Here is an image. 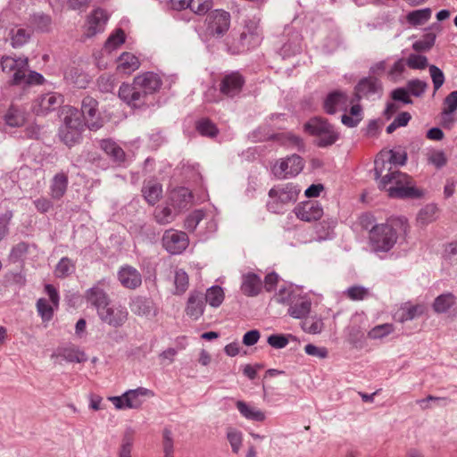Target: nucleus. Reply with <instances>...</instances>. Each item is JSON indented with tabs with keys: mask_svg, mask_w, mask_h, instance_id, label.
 <instances>
[{
	"mask_svg": "<svg viewBox=\"0 0 457 457\" xmlns=\"http://www.w3.org/2000/svg\"><path fill=\"white\" fill-rule=\"evenodd\" d=\"M410 225L404 217L392 216L385 223L376 224L370 228L369 241L374 252L390 251L397 240L405 237Z\"/></svg>",
	"mask_w": 457,
	"mask_h": 457,
	"instance_id": "f257e3e1",
	"label": "nucleus"
},
{
	"mask_svg": "<svg viewBox=\"0 0 457 457\" xmlns=\"http://www.w3.org/2000/svg\"><path fill=\"white\" fill-rule=\"evenodd\" d=\"M378 187L385 190L390 198L417 199L424 195L422 188L416 185L414 179L401 170H388L381 175Z\"/></svg>",
	"mask_w": 457,
	"mask_h": 457,
	"instance_id": "f03ea898",
	"label": "nucleus"
},
{
	"mask_svg": "<svg viewBox=\"0 0 457 457\" xmlns=\"http://www.w3.org/2000/svg\"><path fill=\"white\" fill-rule=\"evenodd\" d=\"M62 125L59 129V137L68 146H73L79 142L86 126L79 115V110L71 105H66L61 112Z\"/></svg>",
	"mask_w": 457,
	"mask_h": 457,
	"instance_id": "7ed1b4c3",
	"label": "nucleus"
},
{
	"mask_svg": "<svg viewBox=\"0 0 457 457\" xmlns=\"http://www.w3.org/2000/svg\"><path fill=\"white\" fill-rule=\"evenodd\" d=\"M262 33L259 20H248L242 27L237 37L228 43V50L233 54H239L261 45Z\"/></svg>",
	"mask_w": 457,
	"mask_h": 457,
	"instance_id": "20e7f679",
	"label": "nucleus"
},
{
	"mask_svg": "<svg viewBox=\"0 0 457 457\" xmlns=\"http://www.w3.org/2000/svg\"><path fill=\"white\" fill-rule=\"evenodd\" d=\"M303 130L310 136L315 137V144L319 147H328L340 138V132L328 119L317 116L311 118L303 125Z\"/></svg>",
	"mask_w": 457,
	"mask_h": 457,
	"instance_id": "39448f33",
	"label": "nucleus"
},
{
	"mask_svg": "<svg viewBox=\"0 0 457 457\" xmlns=\"http://www.w3.org/2000/svg\"><path fill=\"white\" fill-rule=\"evenodd\" d=\"M79 115L86 128L92 131L102 129L107 120L100 110L99 102L91 96L83 97Z\"/></svg>",
	"mask_w": 457,
	"mask_h": 457,
	"instance_id": "423d86ee",
	"label": "nucleus"
},
{
	"mask_svg": "<svg viewBox=\"0 0 457 457\" xmlns=\"http://www.w3.org/2000/svg\"><path fill=\"white\" fill-rule=\"evenodd\" d=\"M406 162L407 153L403 148L399 146L395 149H382L374 161L375 175L380 177L386 170H390L388 164L403 166Z\"/></svg>",
	"mask_w": 457,
	"mask_h": 457,
	"instance_id": "0eeeda50",
	"label": "nucleus"
},
{
	"mask_svg": "<svg viewBox=\"0 0 457 457\" xmlns=\"http://www.w3.org/2000/svg\"><path fill=\"white\" fill-rule=\"evenodd\" d=\"M44 292L49 299L39 298L37 301V311L44 322H48L54 318V312L60 304V295L57 288L52 284H45Z\"/></svg>",
	"mask_w": 457,
	"mask_h": 457,
	"instance_id": "6e6552de",
	"label": "nucleus"
},
{
	"mask_svg": "<svg viewBox=\"0 0 457 457\" xmlns=\"http://www.w3.org/2000/svg\"><path fill=\"white\" fill-rule=\"evenodd\" d=\"M231 16L224 10H214L205 18L206 33L212 37H223L230 28Z\"/></svg>",
	"mask_w": 457,
	"mask_h": 457,
	"instance_id": "1a4fd4ad",
	"label": "nucleus"
},
{
	"mask_svg": "<svg viewBox=\"0 0 457 457\" xmlns=\"http://www.w3.org/2000/svg\"><path fill=\"white\" fill-rule=\"evenodd\" d=\"M3 72L12 74V85H21L26 78L29 69V59L27 57L3 56L1 59Z\"/></svg>",
	"mask_w": 457,
	"mask_h": 457,
	"instance_id": "9d476101",
	"label": "nucleus"
},
{
	"mask_svg": "<svg viewBox=\"0 0 457 457\" xmlns=\"http://www.w3.org/2000/svg\"><path fill=\"white\" fill-rule=\"evenodd\" d=\"M303 167V159L298 154H292L278 160L272 167V172L278 179H287L298 175Z\"/></svg>",
	"mask_w": 457,
	"mask_h": 457,
	"instance_id": "9b49d317",
	"label": "nucleus"
},
{
	"mask_svg": "<svg viewBox=\"0 0 457 457\" xmlns=\"http://www.w3.org/2000/svg\"><path fill=\"white\" fill-rule=\"evenodd\" d=\"M129 315V312L124 305L112 302L99 310L98 313L104 323L115 328L122 327L128 321Z\"/></svg>",
	"mask_w": 457,
	"mask_h": 457,
	"instance_id": "f8f14e48",
	"label": "nucleus"
},
{
	"mask_svg": "<svg viewBox=\"0 0 457 457\" xmlns=\"http://www.w3.org/2000/svg\"><path fill=\"white\" fill-rule=\"evenodd\" d=\"M154 395V393L146 388L138 387L129 390L120 396H112L109 400L116 409H137L142 405L141 397Z\"/></svg>",
	"mask_w": 457,
	"mask_h": 457,
	"instance_id": "ddd939ff",
	"label": "nucleus"
},
{
	"mask_svg": "<svg viewBox=\"0 0 457 457\" xmlns=\"http://www.w3.org/2000/svg\"><path fill=\"white\" fill-rule=\"evenodd\" d=\"M63 102L61 94L48 92L36 97L31 104V112L37 116H46L55 111Z\"/></svg>",
	"mask_w": 457,
	"mask_h": 457,
	"instance_id": "4468645a",
	"label": "nucleus"
},
{
	"mask_svg": "<svg viewBox=\"0 0 457 457\" xmlns=\"http://www.w3.org/2000/svg\"><path fill=\"white\" fill-rule=\"evenodd\" d=\"M350 103L348 95L339 89L330 91L322 101L325 113L333 115L339 111H345Z\"/></svg>",
	"mask_w": 457,
	"mask_h": 457,
	"instance_id": "2eb2a0df",
	"label": "nucleus"
},
{
	"mask_svg": "<svg viewBox=\"0 0 457 457\" xmlns=\"http://www.w3.org/2000/svg\"><path fill=\"white\" fill-rule=\"evenodd\" d=\"M188 243V237L183 231L169 229L162 237V245L171 254L182 253L187 247Z\"/></svg>",
	"mask_w": 457,
	"mask_h": 457,
	"instance_id": "dca6fc26",
	"label": "nucleus"
},
{
	"mask_svg": "<svg viewBox=\"0 0 457 457\" xmlns=\"http://www.w3.org/2000/svg\"><path fill=\"white\" fill-rule=\"evenodd\" d=\"M119 97L132 108H140L145 104L146 96L135 81L123 83L119 88Z\"/></svg>",
	"mask_w": 457,
	"mask_h": 457,
	"instance_id": "f3484780",
	"label": "nucleus"
},
{
	"mask_svg": "<svg viewBox=\"0 0 457 457\" xmlns=\"http://www.w3.org/2000/svg\"><path fill=\"white\" fill-rule=\"evenodd\" d=\"M245 83V78L239 71H231L220 79V91L226 96L233 97L242 91Z\"/></svg>",
	"mask_w": 457,
	"mask_h": 457,
	"instance_id": "a211bd4d",
	"label": "nucleus"
},
{
	"mask_svg": "<svg viewBox=\"0 0 457 457\" xmlns=\"http://www.w3.org/2000/svg\"><path fill=\"white\" fill-rule=\"evenodd\" d=\"M295 213L298 219L307 222L320 220L324 214L323 208L317 201H305L299 204L295 209Z\"/></svg>",
	"mask_w": 457,
	"mask_h": 457,
	"instance_id": "6ab92c4d",
	"label": "nucleus"
},
{
	"mask_svg": "<svg viewBox=\"0 0 457 457\" xmlns=\"http://www.w3.org/2000/svg\"><path fill=\"white\" fill-rule=\"evenodd\" d=\"M104 285L105 280L102 279L87 289L85 293L86 300L96 309L97 314L99 313V310L112 302L108 294L102 287Z\"/></svg>",
	"mask_w": 457,
	"mask_h": 457,
	"instance_id": "aec40b11",
	"label": "nucleus"
},
{
	"mask_svg": "<svg viewBox=\"0 0 457 457\" xmlns=\"http://www.w3.org/2000/svg\"><path fill=\"white\" fill-rule=\"evenodd\" d=\"M109 20V14L106 10L97 7L92 11L87 19V37H93L104 30Z\"/></svg>",
	"mask_w": 457,
	"mask_h": 457,
	"instance_id": "412c9836",
	"label": "nucleus"
},
{
	"mask_svg": "<svg viewBox=\"0 0 457 457\" xmlns=\"http://www.w3.org/2000/svg\"><path fill=\"white\" fill-rule=\"evenodd\" d=\"M133 80L146 97L159 91L162 87V79L154 72H144L135 77Z\"/></svg>",
	"mask_w": 457,
	"mask_h": 457,
	"instance_id": "4be33fe9",
	"label": "nucleus"
},
{
	"mask_svg": "<svg viewBox=\"0 0 457 457\" xmlns=\"http://www.w3.org/2000/svg\"><path fill=\"white\" fill-rule=\"evenodd\" d=\"M118 280L123 287L134 290L141 286L142 276L137 269L125 265L118 271Z\"/></svg>",
	"mask_w": 457,
	"mask_h": 457,
	"instance_id": "5701e85b",
	"label": "nucleus"
},
{
	"mask_svg": "<svg viewBox=\"0 0 457 457\" xmlns=\"http://www.w3.org/2000/svg\"><path fill=\"white\" fill-rule=\"evenodd\" d=\"M299 189L293 184L289 183L281 187H273L270 190L269 195L274 199L276 203L288 204L296 201Z\"/></svg>",
	"mask_w": 457,
	"mask_h": 457,
	"instance_id": "b1692460",
	"label": "nucleus"
},
{
	"mask_svg": "<svg viewBox=\"0 0 457 457\" xmlns=\"http://www.w3.org/2000/svg\"><path fill=\"white\" fill-rule=\"evenodd\" d=\"M381 89V85L376 77L370 76L361 79L354 88L357 101L369 95L375 94Z\"/></svg>",
	"mask_w": 457,
	"mask_h": 457,
	"instance_id": "393cba45",
	"label": "nucleus"
},
{
	"mask_svg": "<svg viewBox=\"0 0 457 457\" xmlns=\"http://www.w3.org/2000/svg\"><path fill=\"white\" fill-rule=\"evenodd\" d=\"M69 184L67 172L60 171L52 179L50 185V196L54 200H60L66 194Z\"/></svg>",
	"mask_w": 457,
	"mask_h": 457,
	"instance_id": "a878e982",
	"label": "nucleus"
},
{
	"mask_svg": "<svg viewBox=\"0 0 457 457\" xmlns=\"http://www.w3.org/2000/svg\"><path fill=\"white\" fill-rule=\"evenodd\" d=\"M141 192L144 199L150 205L156 204L162 197V187L155 180L145 182Z\"/></svg>",
	"mask_w": 457,
	"mask_h": 457,
	"instance_id": "bb28decb",
	"label": "nucleus"
},
{
	"mask_svg": "<svg viewBox=\"0 0 457 457\" xmlns=\"http://www.w3.org/2000/svg\"><path fill=\"white\" fill-rule=\"evenodd\" d=\"M140 66L138 58L129 52H124L118 59L117 71L119 73L129 75L137 71Z\"/></svg>",
	"mask_w": 457,
	"mask_h": 457,
	"instance_id": "cd10ccee",
	"label": "nucleus"
},
{
	"mask_svg": "<svg viewBox=\"0 0 457 457\" xmlns=\"http://www.w3.org/2000/svg\"><path fill=\"white\" fill-rule=\"evenodd\" d=\"M349 110H345L341 117L342 123L348 128L356 127L363 119L362 106L359 103L353 104V101Z\"/></svg>",
	"mask_w": 457,
	"mask_h": 457,
	"instance_id": "c85d7f7f",
	"label": "nucleus"
},
{
	"mask_svg": "<svg viewBox=\"0 0 457 457\" xmlns=\"http://www.w3.org/2000/svg\"><path fill=\"white\" fill-rule=\"evenodd\" d=\"M99 147L108 155L112 161L121 162L125 161V152L123 149L112 139L105 138L99 141Z\"/></svg>",
	"mask_w": 457,
	"mask_h": 457,
	"instance_id": "c756f323",
	"label": "nucleus"
},
{
	"mask_svg": "<svg viewBox=\"0 0 457 457\" xmlns=\"http://www.w3.org/2000/svg\"><path fill=\"white\" fill-rule=\"evenodd\" d=\"M261 289L262 280L260 277L252 272L244 276L241 285V291L244 295L247 296H254L261 292Z\"/></svg>",
	"mask_w": 457,
	"mask_h": 457,
	"instance_id": "7c9ffc66",
	"label": "nucleus"
},
{
	"mask_svg": "<svg viewBox=\"0 0 457 457\" xmlns=\"http://www.w3.org/2000/svg\"><path fill=\"white\" fill-rule=\"evenodd\" d=\"M236 406L241 415L247 420L256 422H263L266 419V415L262 411L248 404L242 400L237 401Z\"/></svg>",
	"mask_w": 457,
	"mask_h": 457,
	"instance_id": "2f4dec72",
	"label": "nucleus"
},
{
	"mask_svg": "<svg viewBox=\"0 0 457 457\" xmlns=\"http://www.w3.org/2000/svg\"><path fill=\"white\" fill-rule=\"evenodd\" d=\"M204 310V303L202 298L201 294L193 293L190 295L187 305L186 308V312L191 318L196 320L201 315H203Z\"/></svg>",
	"mask_w": 457,
	"mask_h": 457,
	"instance_id": "473e14b6",
	"label": "nucleus"
},
{
	"mask_svg": "<svg viewBox=\"0 0 457 457\" xmlns=\"http://www.w3.org/2000/svg\"><path fill=\"white\" fill-rule=\"evenodd\" d=\"M170 199L172 205L178 208L185 207L193 199L191 191L184 187L174 188L170 193Z\"/></svg>",
	"mask_w": 457,
	"mask_h": 457,
	"instance_id": "72a5a7b5",
	"label": "nucleus"
},
{
	"mask_svg": "<svg viewBox=\"0 0 457 457\" xmlns=\"http://www.w3.org/2000/svg\"><path fill=\"white\" fill-rule=\"evenodd\" d=\"M456 303V297L452 293H445L438 295L434 303L433 309L437 313H443L449 311Z\"/></svg>",
	"mask_w": 457,
	"mask_h": 457,
	"instance_id": "f704fd0d",
	"label": "nucleus"
},
{
	"mask_svg": "<svg viewBox=\"0 0 457 457\" xmlns=\"http://www.w3.org/2000/svg\"><path fill=\"white\" fill-rule=\"evenodd\" d=\"M195 127L196 131L204 137H215L219 133L216 124L209 118L199 119L196 120Z\"/></svg>",
	"mask_w": 457,
	"mask_h": 457,
	"instance_id": "c9c22d12",
	"label": "nucleus"
},
{
	"mask_svg": "<svg viewBox=\"0 0 457 457\" xmlns=\"http://www.w3.org/2000/svg\"><path fill=\"white\" fill-rule=\"evenodd\" d=\"M25 120L24 113L14 105H11L4 115L5 123L11 127H21Z\"/></svg>",
	"mask_w": 457,
	"mask_h": 457,
	"instance_id": "e433bc0d",
	"label": "nucleus"
},
{
	"mask_svg": "<svg viewBox=\"0 0 457 457\" xmlns=\"http://www.w3.org/2000/svg\"><path fill=\"white\" fill-rule=\"evenodd\" d=\"M312 303L308 300L298 299L288 309L289 314L296 319L306 317L311 312Z\"/></svg>",
	"mask_w": 457,
	"mask_h": 457,
	"instance_id": "4c0bfd02",
	"label": "nucleus"
},
{
	"mask_svg": "<svg viewBox=\"0 0 457 457\" xmlns=\"http://www.w3.org/2000/svg\"><path fill=\"white\" fill-rule=\"evenodd\" d=\"M59 355L71 362H83L87 360L84 352L75 346L61 348Z\"/></svg>",
	"mask_w": 457,
	"mask_h": 457,
	"instance_id": "58836bf2",
	"label": "nucleus"
},
{
	"mask_svg": "<svg viewBox=\"0 0 457 457\" xmlns=\"http://www.w3.org/2000/svg\"><path fill=\"white\" fill-rule=\"evenodd\" d=\"M75 270V263L68 257L62 258L54 269V276L57 278L69 277Z\"/></svg>",
	"mask_w": 457,
	"mask_h": 457,
	"instance_id": "ea45409f",
	"label": "nucleus"
},
{
	"mask_svg": "<svg viewBox=\"0 0 457 457\" xmlns=\"http://www.w3.org/2000/svg\"><path fill=\"white\" fill-rule=\"evenodd\" d=\"M11 45L13 47H19L25 45L29 37L30 32L23 28H14L11 29L9 34Z\"/></svg>",
	"mask_w": 457,
	"mask_h": 457,
	"instance_id": "a19ab883",
	"label": "nucleus"
},
{
	"mask_svg": "<svg viewBox=\"0 0 457 457\" xmlns=\"http://www.w3.org/2000/svg\"><path fill=\"white\" fill-rule=\"evenodd\" d=\"M428 163L436 169H440L446 165L447 157L444 151L439 149H430L426 154Z\"/></svg>",
	"mask_w": 457,
	"mask_h": 457,
	"instance_id": "79ce46f5",
	"label": "nucleus"
},
{
	"mask_svg": "<svg viewBox=\"0 0 457 457\" xmlns=\"http://www.w3.org/2000/svg\"><path fill=\"white\" fill-rule=\"evenodd\" d=\"M431 16V11L428 8L415 10L409 12L406 16L407 21L413 25L418 26L427 22Z\"/></svg>",
	"mask_w": 457,
	"mask_h": 457,
	"instance_id": "37998d69",
	"label": "nucleus"
},
{
	"mask_svg": "<svg viewBox=\"0 0 457 457\" xmlns=\"http://www.w3.org/2000/svg\"><path fill=\"white\" fill-rule=\"evenodd\" d=\"M275 138L283 145L300 148L303 145V139L292 132L278 133Z\"/></svg>",
	"mask_w": 457,
	"mask_h": 457,
	"instance_id": "c03bdc74",
	"label": "nucleus"
},
{
	"mask_svg": "<svg viewBox=\"0 0 457 457\" xmlns=\"http://www.w3.org/2000/svg\"><path fill=\"white\" fill-rule=\"evenodd\" d=\"M126 35L122 29H115L107 38L104 47L108 51H112L125 43Z\"/></svg>",
	"mask_w": 457,
	"mask_h": 457,
	"instance_id": "a18cd8bd",
	"label": "nucleus"
},
{
	"mask_svg": "<svg viewBox=\"0 0 457 457\" xmlns=\"http://www.w3.org/2000/svg\"><path fill=\"white\" fill-rule=\"evenodd\" d=\"M205 300L213 307L220 306L224 300V292L222 288L219 286L209 288L205 295Z\"/></svg>",
	"mask_w": 457,
	"mask_h": 457,
	"instance_id": "49530a36",
	"label": "nucleus"
},
{
	"mask_svg": "<svg viewBox=\"0 0 457 457\" xmlns=\"http://www.w3.org/2000/svg\"><path fill=\"white\" fill-rule=\"evenodd\" d=\"M130 307L134 314L138 316L150 313L149 301L141 296H136L130 303Z\"/></svg>",
	"mask_w": 457,
	"mask_h": 457,
	"instance_id": "de8ad7c7",
	"label": "nucleus"
},
{
	"mask_svg": "<svg viewBox=\"0 0 457 457\" xmlns=\"http://www.w3.org/2000/svg\"><path fill=\"white\" fill-rule=\"evenodd\" d=\"M344 295L352 301H361L370 295V291L361 286H353L344 292Z\"/></svg>",
	"mask_w": 457,
	"mask_h": 457,
	"instance_id": "09e8293b",
	"label": "nucleus"
},
{
	"mask_svg": "<svg viewBox=\"0 0 457 457\" xmlns=\"http://www.w3.org/2000/svg\"><path fill=\"white\" fill-rule=\"evenodd\" d=\"M188 9L197 15L206 14L212 7V0H188Z\"/></svg>",
	"mask_w": 457,
	"mask_h": 457,
	"instance_id": "8fccbe9b",
	"label": "nucleus"
},
{
	"mask_svg": "<svg viewBox=\"0 0 457 457\" xmlns=\"http://www.w3.org/2000/svg\"><path fill=\"white\" fill-rule=\"evenodd\" d=\"M394 329V325L390 323L378 325L368 332V337L370 339H381L390 335Z\"/></svg>",
	"mask_w": 457,
	"mask_h": 457,
	"instance_id": "3c124183",
	"label": "nucleus"
},
{
	"mask_svg": "<svg viewBox=\"0 0 457 457\" xmlns=\"http://www.w3.org/2000/svg\"><path fill=\"white\" fill-rule=\"evenodd\" d=\"M405 63L411 70H424L428 67V58L421 54H411Z\"/></svg>",
	"mask_w": 457,
	"mask_h": 457,
	"instance_id": "603ef678",
	"label": "nucleus"
},
{
	"mask_svg": "<svg viewBox=\"0 0 457 457\" xmlns=\"http://www.w3.org/2000/svg\"><path fill=\"white\" fill-rule=\"evenodd\" d=\"M436 36L432 33L427 34L422 39L413 43L412 48L416 52L428 51L435 44Z\"/></svg>",
	"mask_w": 457,
	"mask_h": 457,
	"instance_id": "864d4df0",
	"label": "nucleus"
},
{
	"mask_svg": "<svg viewBox=\"0 0 457 457\" xmlns=\"http://www.w3.org/2000/svg\"><path fill=\"white\" fill-rule=\"evenodd\" d=\"M411 119L408 112H403L397 115L394 121L386 128V132L392 134L396 129L405 127Z\"/></svg>",
	"mask_w": 457,
	"mask_h": 457,
	"instance_id": "5fc2aeb1",
	"label": "nucleus"
},
{
	"mask_svg": "<svg viewBox=\"0 0 457 457\" xmlns=\"http://www.w3.org/2000/svg\"><path fill=\"white\" fill-rule=\"evenodd\" d=\"M422 306L416 304H407L401 309V316L399 320L401 322L409 320L416 317L418 314L422 312Z\"/></svg>",
	"mask_w": 457,
	"mask_h": 457,
	"instance_id": "6e6d98bb",
	"label": "nucleus"
},
{
	"mask_svg": "<svg viewBox=\"0 0 457 457\" xmlns=\"http://www.w3.org/2000/svg\"><path fill=\"white\" fill-rule=\"evenodd\" d=\"M227 438L232 447L233 453H237L243 443L242 433L235 429H229L227 434Z\"/></svg>",
	"mask_w": 457,
	"mask_h": 457,
	"instance_id": "4d7b16f0",
	"label": "nucleus"
},
{
	"mask_svg": "<svg viewBox=\"0 0 457 457\" xmlns=\"http://www.w3.org/2000/svg\"><path fill=\"white\" fill-rule=\"evenodd\" d=\"M429 73L433 81L435 91L438 90L445 82L443 71L436 65L429 66Z\"/></svg>",
	"mask_w": 457,
	"mask_h": 457,
	"instance_id": "13d9d810",
	"label": "nucleus"
},
{
	"mask_svg": "<svg viewBox=\"0 0 457 457\" xmlns=\"http://www.w3.org/2000/svg\"><path fill=\"white\" fill-rule=\"evenodd\" d=\"M204 212L202 210L194 211L185 220V228L194 230L197 224L204 219Z\"/></svg>",
	"mask_w": 457,
	"mask_h": 457,
	"instance_id": "bf43d9fd",
	"label": "nucleus"
},
{
	"mask_svg": "<svg viewBox=\"0 0 457 457\" xmlns=\"http://www.w3.org/2000/svg\"><path fill=\"white\" fill-rule=\"evenodd\" d=\"M176 289L179 293H184L188 287V276L183 270H179L175 275Z\"/></svg>",
	"mask_w": 457,
	"mask_h": 457,
	"instance_id": "052dcab7",
	"label": "nucleus"
},
{
	"mask_svg": "<svg viewBox=\"0 0 457 457\" xmlns=\"http://www.w3.org/2000/svg\"><path fill=\"white\" fill-rule=\"evenodd\" d=\"M407 87L411 95L420 96L427 88V83L420 79H413L408 82Z\"/></svg>",
	"mask_w": 457,
	"mask_h": 457,
	"instance_id": "680f3d73",
	"label": "nucleus"
},
{
	"mask_svg": "<svg viewBox=\"0 0 457 457\" xmlns=\"http://www.w3.org/2000/svg\"><path fill=\"white\" fill-rule=\"evenodd\" d=\"M324 324L321 319H317L312 321L303 322V329L311 334L320 333L323 329Z\"/></svg>",
	"mask_w": 457,
	"mask_h": 457,
	"instance_id": "e2e57ef3",
	"label": "nucleus"
},
{
	"mask_svg": "<svg viewBox=\"0 0 457 457\" xmlns=\"http://www.w3.org/2000/svg\"><path fill=\"white\" fill-rule=\"evenodd\" d=\"M305 353L309 355L317 356L324 359L328 356V352L325 347H318L312 344H308L304 347Z\"/></svg>",
	"mask_w": 457,
	"mask_h": 457,
	"instance_id": "0e129e2a",
	"label": "nucleus"
},
{
	"mask_svg": "<svg viewBox=\"0 0 457 457\" xmlns=\"http://www.w3.org/2000/svg\"><path fill=\"white\" fill-rule=\"evenodd\" d=\"M133 445V435L127 434L123 438V444L120 452V457H130Z\"/></svg>",
	"mask_w": 457,
	"mask_h": 457,
	"instance_id": "69168bd1",
	"label": "nucleus"
},
{
	"mask_svg": "<svg viewBox=\"0 0 457 457\" xmlns=\"http://www.w3.org/2000/svg\"><path fill=\"white\" fill-rule=\"evenodd\" d=\"M457 109V91L450 93L445 100V112L451 113Z\"/></svg>",
	"mask_w": 457,
	"mask_h": 457,
	"instance_id": "338daca9",
	"label": "nucleus"
},
{
	"mask_svg": "<svg viewBox=\"0 0 457 457\" xmlns=\"http://www.w3.org/2000/svg\"><path fill=\"white\" fill-rule=\"evenodd\" d=\"M392 98L395 101H401L403 104H411L412 101L409 96V91L405 88H396L392 92Z\"/></svg>",
	"mask_w": 457,
	"mask_h": 457,
	"instance_id": "774afa93",
	"label": "nucleus"
}]
</instances>
